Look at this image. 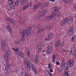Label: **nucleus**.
Returning <instances> with one entry per match:
<instances>
[{
    "instance_id": "obj_13",
    "label": "nucleus",
    "mask_w": 76,
    "mask_h": 76,
    "mask_svg": "<svg viewBox=\"0 0 76 76\" xmlns=\"http://www.w3.org/2000/svg\"><path fill=\"white\" fill-rule=\"evenodd\" d=\"M53 15H51L49 17L45 18V20L46 21H49L51 19H52L53 18H54Z\"/></svg>"
},
{
    "instance_id": "obj_49",
    "label": "nucleus",
    "mask_w": 76,
    "mask_h": 76,
    "mask_svg": "<svg viewBox=\"0 0 76 76\" xmlns=\"http://www.w3.org/2000/svg\"><path fill=\"white\" fill-rule=\"evenodd\" d=\"M27 55L29 57V56H30V52H28L27 54Z\"/></svg>"
},
{
    "instance_id": "obj_30",
    "label": "nucleus",
    "mask_w": 76,
    "mask_h": 76,
    "mask_svg": "<svg viewBox=\"0 0 76 76\" xmlns=\"http://www.w3.org/2000/svg\"><path fill=\"white\" fill-rule=\"evenodd\" d=\"M46 53L47 51H46V50H44L42 52V54H43V56H45V55H46Z\"/></svg>"
},
{
    "instance_id": "obj_54",
    "label": "nucleus",
    "mask_w": 76,
    "mask_h": 76,
    "mask_svg": "<svg viewBox=\"0 0 76 76\" xmlns=\"http://www.w3.org/2000/svg\"><path fill=\"white\" fill-rule=\"evenodd\" d=\"M49 71H50V73H51V72H53V71H52V70H51V69H50V70H49Z\"/></svg>"
},
{
    "instance_id": "obj_36",
    "label": "nucleus",
    "mask_w": 76,
    "mask_h": 76,
    "mask_svg": "<svg viewBox=\"0 0 76 76\" xmlns=\"http://www.w3.org/2000/svg\"><path fill=\"white\" fill-rule=\"evenodd\" d=\"M41 50V48H37V51L38 53H40V51Z\"/></svg>"
},
{
    "instance_id": "obj_31",
    "label": "nucleus",
    "mask_w": 76,
    "mask_h": 76,
    "mask_svg": "<svg viewBox=\"0 0 76 76\" xmlns=\"http://www.w3.org/2000/svg\"><path fill=\"white\" fill-rule=\"evenodd\" d=\"M65 69V70H66L67 71L69 70L70 69V66L68 65V66L66 67Z\"/></svg>"
},
{
    "instance_id": "obj_26",
    "label": "nucleus",
    "mask_w": 76,
    "mask_h": 76,
    "mask_svg": "<svg viewBox=\"0 0 76 76\" xmlns=\"http://www.w3.org/2000/svg\"><path fill=\"white\" fill-rule=\"evenodd\" d=\"M28 5H25L23 7V9L24 10H26L27 9V8H28Z\"/></svg>"
},
{
    "instance_id": "obj_7",
    "label": "nucleus",
    "mask_w": 76,
    "mask_h": 76,
    "mask_svg": "<svg viewBox=\"0 0 76 76\" xmlns=\"http://www.w3.org/2000/svg\"><path fill=\"white\" fill-rule=\"evenodd\" d=\"M68 21V18H64L61 22V25L63 26Z\"/></svg>"
},
{
    "instance_id": "obj_28",
    "label": "nucleus",
    "mask_w": 76,
    "mask_h": 76,
    "mask_svg": "<svg viewBox=\"0 0 76 76\" xmlns=\"http://www.w3.org/2000/svg\"><path fill=\"white\" fill-rule=\"evenodd\" d=\"M39 8V7H38V5H35L34 7L33 10H37V9H38V8Z\"/></svg>"
},
{
    "instance_id": "obj_55",
    "label": "nucleus",
    "mask_w": 76,
    "mask_h": 76,
    "mask_svg": "<svg viewBox=\"0 0 76 76\" xmlns=\"http://www.w3.org/2000/svg\"><path fill=\"white\" fill-rule=\"evenodd\" d=\"M23 20H21V21H20V23H21V24H22V23H23Z\"/></svg>"
},
{
    "instance_id": "obj_39",
    "label": "nucleus",
    "mask_w": 76,
    "mask_h": 76,
    "mask_svg": "<svg viewBox=\"0 0 76 76\" xmlns=\"http://www.w3.org/2000/svg\"><path fill=\"white\" fill-rule=\"evenodd\" d=\"M33 70V71H34V72L35 73H38V72H37V69H35V68Z\"/></svg>"
},
{
    "instance_id": "obj_33",
    "label": "nucleus",
    "mask_w": 76,
    "mask_h": 76,
    "mask_svg": "<svg viewBox=\"0 0 76 76\" xmlns=\"http://www.w3.org/2000/svg\"><path fill=\"white\" fill-rule=\"evenodd\" d=\"M38 61H39V60L35 59L34 61V64L35 65H37V64H38Z\"/></svg>"
},
{
    "instance_id": "obj_46",
    "label": "nucleus",
    "mask_w": 76,
    "mask_h": 76,
    "mask_svg": "<svg viewBox=\"0 0 76 76\" xmlns=\"http://www.w3.org/2000/svg\"><path fill=\"white\" fill-rule=\"evenodd\" d=\"M19 2L18 1V2H16L15 3V4L16 6L18 5V4H19Z\"/></svg>"
},
{
    "instance_id": "obj_29",
    "label": "nucleus",
    "mask_w": 76,
    "mask_h": 76,
    "mask_svg": "<svg viewBox=\"0 0 76 76\" xmlns=\"http://www.w3.org/2000/svg\"><path fill=\"white\" fill-rule=\"evenodd\" d=\"M39 56L38 54H36V58L35 60H39Z\"/></svg>"
},
{
    "instance_id": "obj_8",
    "label": "nucleus",
    "mask_w": 76,
    "mask_h": 76,
    "mask_svg": "<svg viewBox=\"0 0 76 76\" xmlns=\"http://www.w3.org/2000/svg\"><path fill=\"white\" fill-rule=\"evenodd\" d=\"M53 48L51 46H48L47 48V53L48 55H50L52 52Z\"/></svg>"
},
{
    "instance_id": "obj_57",
    "label": "nucleus",
    "mask_w": 76,
    "mask_h": 76,
    "mask_svg": "<svg viewBox=\"0 0 76 76\" xmlns=\"http://www.w3.org/2000/svg\"><path fill=\"white\" fill-rule=\"evenodd\" d=\"M50 1H54L55 0H50Z\"/></svg>"
},
{
    "instance_id": "obj_27",
    "label": "nucleus",
    "mask_w": 76,
    "mask_h": 76,
    "mask_svg": "<svg viewBox=\"0 0 76 76\" xmlns=\"http://www.w3.org/2000/svg\"><path fill=\"white\" fill-rule=\"evenodd\" d=\"M71 40L72 42L74 41L75 42H76V38H75L74 37H72V38Z\"/></svg>"
},
{
    "instance_id": "obj_22",
    "label": "nucleus",
    "mask_w": 76,
    "mask_h": 76,
    "mask_svg": "<svg viewBox=\"0 0 76 76\" xmlns=\"http://www.w3.org/2000/svg\"><path fill=\"white\" fill-rule=\"evenodd\" d=\"M56 57V56L55 54H54L52 56V61L53 62H55Z\"/></svg>"
},
{
    "instance_id": "obj_2",
    "label": "nucleus",
    "mask_w": 76,
    "mask_h": 76,
    "mask_svg": "<svg viewBox=\"0 0 76 76\" xmlns=\"http://www.w3.org/2000/svg\"><path fill=\"white\" fill-rule=\"evenodd\" d=\"M27 58H26L24 59V63L25 64H26L28 67H29V69L31 71H32V70H34V69H35V68H34V65H32V64L31 63L30 61H27Z\"/></svg>"
},
{
    "instance_id": "obj_1",
    "label": "nucleus",
    "mask_w": 76,
    "mask_h": 76,
    "mask_svg": "<svg viewBox=\"0 0 76 76\" xmlns=\"http://www.w3.org/2000/svg\"><path fill=\"white\" fill-rule=\"evenodd\" d=\"M31 30V28L30 27H28L27 28L26 30H21L20 31V33L21 34L22 37H21V41L23 42L25 40V38L24 37L26 36V35H29L28 34V31H30Z\"/></svg>"
},
{
    "instance_id": "obj_21",
    "label": "nucleus",
    "mask_w": 76,
    "mask_h": 76,
    "mask_svg": "<svg viewBox=\"0 0 76 76\" xmlns=\"http://www.w3.org/2000/svg\"><path fill=\"white\" fill-rule=\"evenodd\" d=\"M44 74L46 76H48V74H49V71L48 70H45L44 71Z\"/></svg>"
},
{
    "instance_id": "obj_10",
    "label": "nucleus",
    "mask_w": 76,
    "mask_h": 76,
    "mask_svg": "<svg viewBox=\"0 0 76 76\" xmlns=\"http://www.w3.org/2000/svg\"><path fill=\"white\" fill-rule=\"evenodd\" d=\"M45 30V27H44L43 26H42L40 28H39L37 32L39 34H40L43 31H44Z\"/></svg>"
},
{
    "instance_id": "obj_51",
    "label": "nucleus",
    "mask_w": 76,
    "mask_h": 76,
    "mask_svg": "<svg viewBox=\"0 0 76 76\" xmlns=\"http://www.w3.org/2000/svg\"><path fill=\"white\" fill-rule=\"evenodd\" d=\"M39 26L38 24H37V25L35 26V27H36V28H38V27Z\"/></svg>"
},
{
    "instance_id": "obj_53",
    "label": "nucleus",
    "mask_w": 76,
    "mask_h": 76,
    "mask_svg": "<svg viewBox=\"0 0 76 76\" xmlns=\"http://www.w3.org/2000/svg\"><path fill=\"white\" fill-rule=\"evenodd\" d=\"M49 75L50 76H53V75L52 74H50V73H49V74H48V76H49Z\"/></svg>"
},
{
    "instance_id": "obj_43",
    "label": "nucleus",
    "mask_w": 76,
    "mask_h": 76,
    "mask_svg": "<svg viewBox=\"0 0 76 76\" xmlns=\"http://www.w3.org/2000/svg\"><path fill=\"white\" fill-rule=\"evenodd\" d=\"M37 47H38V48H41V44H39V45H37Z\"/></svg>"
},
{
    "instance_id": "obj_32",
    "label": "nucleus",
    "mask_w": 76,
    "mask_h": 76,
    "mask_svg": "<svg viewBox=\"0 0 76 76\" xmlns=\"http://www.w3.org/2000/svg\"><path fill=\"white\" fill-rule=\"evenodd\" d=\"M12 50L14 51H18L19 50V48H17L16 49H15L14 48H12Z\"/></svg>"
},
{
    "instance_id": "obj_37",
    "label": "nucleus",
    "mask_w": 76,
    "mask_h": 76,
    "mask_svg": "<svg viewBox=\"0 0 76 76\" xmlns=\"http://www.w3.org/2000/svg\"><path fill=\"white\" fill-rule=\"evenodd\" d=\"M6 65L7 66L5 67V70H7L8 69V67L9 66V65L8 64H7Z\"/></svg>"
},
{
    "instance_id": "obj_6",
    "label": "nucleus",
    "mask_w": 76,
    "mask_h": 76,
    "mask_svg": "<svg viewBox=\"0 0 76 76\" xmlns=\"http://www.w3.org/2000/svg\"><path fill=\"white\" fill-rule=\"evenodd\" d=\"M1 47L3 51H4L5 50V46L6 44V42L4 40H3L1 41Z\"/></svg>"
},
{
    "instance_id": "obj_38",
    "label": "nucleus",
    "mask_w": 76,
    "mask_h": 76,
    "mask_svg": "<svg viewBox=\"0 0 76 76\" xmlns=\"http://www.w3.org/2000/svg\"><path fill=\"white\" fill-rule=\"evenodd\" d=\"M40 45H41V47L42 46L44 47V46H45V45L44 44V42H42L40 43Z\"/></svg>"
},
{
    "instance_id": "obj_44",
    "label": "nucleus",
    "mask_w": 76,
    "mask_h": 76,
    "mask_svg": "<svg viewBox=\"0 0 76 76\" xmlns=\"http://www.w3.org/2000/svg\"><path fill=\"white\" fill-rule=\"evenodd\" d=\"M74 56H75V58L76 59V50L74 51Z\"/></svg>"
},
{
    "instance_id": "obj_59",
    "label": "nucleus",
    "mask_w": 76,
    "mask_h": 76,
    "mask_svg": "<svg viewBox=\"0 0 76 76\" xmlns=\"http://www.w3.org/2000/svg\"><path fill=\"white\" fill-rule=\"evenodd\" d=\"M72 37H75V38H76V37L74 35Z\"/></svg>"
},
{
    "instance_id": "obj_12",
    "label": "nucleus",
    "mask_w": 76,
    "mask_h": 76,
    "mask_svg": "<svg viewBox=\"0 0 76 76\" xmlns=\"http://www.w3.org/2000/svg\"><path fill=\"white\" fill-rule=\"evenodd\" d=\"M52 38V34H49L48 35H47L45 37V40L47 41H50Z\"/></svg>"
},
{
    "instance_id": "obj_5",
    "label": "nucleus",
    "mask_w": 76,
    "mask_h": 76,
    "mask_svg": "<svg viewBox=\"0 0 76 76\" xmlns=\"http://www.w3.org/2000/svg\"><path fill=\"white\" fill-rule=\"evenodd\" d=\"M47 11L46 10H45L42 12L40 11L39 12H40L38 15L39 18H41L44 17V16H45V14H46L47 13Z\"/></svg>"
},
{
    "instance_id": "obj_16",
    "label": "nucleus",
    "mask_w": 76,
    "mask_h": 76,
    "mask_svg": "<svg viewBox=\"0 0 76 76\" xmlns=\"http://www.w3.org/2000/svg\"><path fill=\"white\" fill-rule=\"evenodd\" d=\"M60 44V42H58V41H56L55 42V45L56 47H58V48H61V46L60 45H59Z\"/></svg>"
},
{
    "instance_id": "obj_3",
    "label": "nucleus",
    "mask_w": 76,
    "mask_h": 76,
    "mask_svg": "<svg viewBox=\"0 0 76 76\" xmlns=\"http://www.w3.org/2000/svg\"><path fill=\"white\" fill-rule=\"evenodd\" d=\"M52 9H54V10L53 11V13L52 15H53V17H54L55 16H60V15H61V12H58V11H57V9H56V8L53 7L52 8Z\"/></svg>"
},
{
    "instance_id": "obj_58",
    "label": "nucleus",
    "mask_w": 76,
    "mask_h": 76,
    "mask_svg": "<svg viewBox=\"0 0 76 76\" xmlns=\"http://www.w3.org/2000/svg\"><path fill=\"white\" fill-rule=\"evenodd\" d=\"M18 2H20L21 1V0H18Z\"/></svg>"
},
{
    "instance_id": "obj_15",
    "label": "nucleus",
    "mask_w": 76,
    "mask_h": 76,
    "mask_svg": "<svg viewBox=\"0 0 76 76\" xmlns=\"http://www.w3.org/2000/svg\"><path fill=\"white\" fill-rule=\"evenodd\" d=\"M7 28L9 31L10 32V33L11 34H12V28L11 27V26H10L7 25L6 26Z\"/></svg>"
},
{
    "instance_id": "obj_24",
    "label": "nucleus",
    "mask_w": 76,
    "mask_h": 76,
    "mask_svg": "<svg viewBox=\"0 0 76 76\" xmlns=\"http://www.w3.org/2000/svg\"><path fill=\"white\" fill-rule=\"evenodd\" d=\"M10 52L9 51H7L5 54V56H7L9 57V56H10Z\"/></svg>"
},
{
    "instance_id": "obj_61",
    "label": "nucleus",
    "mask_w": 76,
    "mask_h": 76,
    "mask_svg": "<svg viewBox=\"0 0 76 76\" xmlns=\"http://www.w3.org/2000/svg\"><path fill=\"white\" fill-rule=\"evenodd\" d=\"M67 76H70V75H67Z\"/></svg>"
},
{
    "instance_id": "obj_23",
    "label": "nucleus",
    "mask_w": 76,
    "mask_h": 76,
    "mask_svg": "<svg viewBox=\"0 0 76 76\" xmlns=\"http://www.w3.org/2000/svg\"><path fill=\"white\" fill-rule=\"evenodd\" d=\"M73 16V14H72L70 16V19H69L68 22H70V23H72V22H73V19H72V16Z\"/></svg>"
},
{
    "instance_id": "obj_50",
    "label": "nucleus",
    "mask_w": 76,
    "mask_h": 76,
    "mask_svg": "<svg viewBox=\"0 0 76 76\" xmlns=\"http://www.w3.org/2000/svg\"><path fill=\"white\" fill-rule=\"evenodd\" d=\"M64 43L63 42H62L61 44V46H63V45H64Z\"/></svg>"
},
{
    "instance_id": "obj_17",
    "label": "nucleus",
    "mask_w": 76,
    "mask_h": 76,
    "mask_svg": "<svg viewBox=\"0 0 76 76\" xmlns=\"http://www.w3.org/2000/svg\"><path fill=\"white\" fill-rule=\"evenodd\" d=\"M18 53V54H19L20 57L21 58H24L25 57V55H24V54H23V53L19 51Z\"/></svg>"
},
{
    "instance_id": "obj_52",
    "label": "nucleus",
    "mask_w": 76,
    "mask_h": 76,
    "mask_svg": "<svg viewBox=\"0 0 76 76\" xmlns=\"http://www.w3.org/2000/svg\"><path fill=\"white\" fill-rule=\"evenodd\" d=\"M48 69H50V70L51 69V66H49L48 67Z\"/></svg>"
},
{
    "instance_id": "obj_9",
    "label": "nucleus",
    "mask_w": 76,
    "mask_h": 76,
    "mask_svg": "<svg viewBox=\"0 0 76 76\" xmlns=\"http://www.w3.org/2000/svg\"><path fill=\"white\" fill-rule=\"evenodd\" d=\"M73 31H74V27L73 26L71 27L68 32V34H69V36L72 35Z\"/></svg>"
},
{
    "instance_id": "obj_18",
    "label": "nucleus",
    "mask_w": 76,
    "mask_h": 76,
    "mask_svg": "<svg viewBox=\"0 0 76 76\" xmlns=\"http://www.w3.org/2000/svg\"><path fill=\"white\" fill-rule=\"evenodd\" d=\"M63 1L65 4H69L71 2L72 0H63Z\"/></svg>"
},
{
    "instance_id": "obj_45",
    "label": "nucleus",
    "mask_w": 76,
    "mask_h": 76,
    "mask_svg": "<svg viewBox=\"0 0 76 76\" xmlns=\"http://www.w3.org/2000/svg\"><path fill=\"white\" fill-rule=\"evenodd\" d=\"M27 6H28V7L29 6H32V3H29Z\"/></svg>"
},
{
    "instance_id": "obj_14",
    "label": "nucleus",
    "mask_w": 76,
    "mask_h": 76,
    "mask_svg": "<svg viewBox=\"0 0 76 76\" xmlns=\"http://www.w3.org/2000/svg\"><path fill=\"white\" fill-rule=\"evenodd\" d=\"M65 61L64 60H63L62 63V65L61 67V69L62 70H64V67H65Z\"/></svg>"
},
{
    "instance_id": "obj_60",
    "label": "nucleus",
    "mask_w": 76,
    "mask_h": 76,
    "mask_svg": "<svg viewBox=\"0 0 76 76\" xmlns=\"http://www.w3.org/2000/svg\"><path fill=\"white\" fill-rule=\"evenodd\" d=\"M68 73H67V72H66V75H68Z\"/></svg>"
},
{
    "instance_id": "obj_11",
    "label": "nucleus",
    "mask_w": 76,
    "mask_h": 76,
    "mask_svg": "<svg viewBox=\"0 0 76 76\" xmlns=\"http://www.w3.org/2000/svg\"><path fill=\"white\" fill-rule=\"evenodd\" d=\"M5 20L11 23H12V24H14L15 23V21L12 20V19L10 18H9L7 17H6Z\"/></svg>"
},
{
    "instance_id": "obj_62",
    "label": "nucleus",
    "mask_w": 76,
    "mask_h": 76,
    "mask_svg": "<svg viewBox=\"0 0 76 76\" xmlns=\"http://www.w3.org/2000/svg\"><path fill=\"white\" fill-rule=\"evenodd\" d=\"M58 37H59L60 35H58Z\"/></svg>"
},
{
    "instance_id": "obj_40",
    "label": "nucleus",
    "mask_w": 76,
    "mask_h": 76,
    "mask_svg": "<svg viewBox=\"0 0 76 76\" xmlns=\"http://www.w3.org/2000/svg\"><path fill=\"white\" fill-rule=\"evenodd\" d=\"M15 43H16V44H20V41H15Z\"/></svg>"
},
{
    "instance_id": "obj_4",
    "label": "nucleus",
    "mask_w": 76,
    "mask_h": 76,
    "mask_svg": "<svg viewBox=\"0 0 76 76\" xmlns=\"http://www.w3.org/2000/svg\"><path fill=\"white\" fill-rule=\"evenodd\" d=\"M74 59H73L69 60V61H67L66 62V64L67 66H69L71 67H73L74 65Z\"/></svg>"
},
{
    "instance_id": "obj_19",
    "label": "nucleus",
    "mask_w": 76,
    "mask_h": 76,
    "mask_svg": "<svg viewBox=\"0 0 76 76\" xmlns=\"http://www.w3.org/2000/svg\"><path fill=\"white\" fill-rule=\"evenodd\" d=\"M4 59L5 60H6V62H9V57L5 55V56H4Z\"/></svg>"
},
{
    "instance_id": "obj_25",
    "label": "nucleus",
    "mask_w": 76,
    "mask_h": 76,
    "mask_svg": "<svg viewBox=\"0 0 76 76\" xmlns=\"http://www.w3.org/2000/svg\"><path fill=\"white\" fill-rule=\"evenodd\" d=\"M20 1L21 2V6H23V4L26 2V0H21Z\"/></svg>"
},
{
    "instance_id": "obj_63",
    "label": "nucleus",
    "mask_w": 76,
    "mask_h": 76,
    "mask_svg": "<svg viewBox=\"0 0 76 76\" xmlns=\"http://www.w3.org/2000/svg\"><path fill=\"white\" fill-rule=\"evenodd\" d=\"M34 27H35V26H34Z\"/></svg>"
},
{
    "instance_id": "obj_20",
    "label": "nucleus",
    "mask_w": 76,
    "mask_h": 76,
    "mask_svg": "<svg viewBox=\"0 0 76 76\" xmlns=\"http://www.w3.org/2000/svg\"><path fill=\"white\" fill-rule=\"evenodd\" d=\"M14 0H8V3H9V4H13L15 3V1H13Z\"/></svg>"
},
{
    "instance_id": "obj_34",
    "label": "nucleus",
    "mask_w": 76,
    "mask_h": 76,
    "mask_svg": "<svg viewBox=\"0 0 76 76\" xmlns=\"http://www.w3.org/2000/svg\"><path fill=\"white\" fill-rule=\"evenodd\" d=\"M65 52V51H64V49H62L61 50H60V53H62V54H63Z\"/></svg>"
},
{
    "instance_id": "obj_48",
    "label": "nucleus",
    "mask_w": 76,
    "mask_h": 76,
    "mask_svg": "<svg viewBox=\"0 0 76 76\" xmlns=\"http://www.w3.org/2000/svg\"><path fill=\"white\" fill-rule=\"evenodd\" d=\"M56 64L57 65H59L60 64V63L59 62H57L56 63Z\"/></svg>"
},
{
    "instance_id": "obj_56",
    "label": "nucleus",
    "mask_w": 76,
    "mask_h": 76,
    "mask_svg": "<svg viewBox=\"0 0 76 76\" xmlns=\"http://www.w3.org/2000/svg\"><path fill=\"white\" fill-rule=\"evenodd\" d=\"M48 66H49V67L51 66V64H49Z\"/></svg>"
},
{
    "instance_id": "obj_47",
    "label": "nucleus",
    "mask_w": 76,
    "mask_h": 76,
    "mask_svg": "<svg viewBox=\"0 0 76 76\" xmlns=\"http://www.w3.org/2000/svg\"><path fill=\"white\" fill-rule=\"evenodd\" d=\"M69 55L70 56H72V55H73V52H72V51H71L69 52Z\"/></svg>"
},
{
    "instance_id": "obj_35",
    "label": "nucleus",
    "mask_w": 76,
    "mask_h": 76,
    "mask_svg": "<svg viewBox=\"0 0 76 76\" xmlns=\"http://www.w3.org/2000/svg\"><path fill=\"white\" fill-rule=\"evenodd\" d=\"M37 6H38L39 7H41L42 6V4L40 3H38Z\"/></svg>"
},
{
    "instance_id": "obj_42",
    "label": "nucleus",
    "mask_w": 76,
    "mask_h": 76,
    "mask_svg": "<svg viewBox=\"0 0 76 76\" xmlns=\"http://www.w3.org/2000/svg\"><path fill=\"white\" fill-rule=\"evenodd\" d=\"M10 7L11 9H15V7L13 5H12V6L11 5Z\"/></svg>"
},
{
    "instance_id": "obj_41",
    "label": "nucleus",
    "mask_w": 76,
    "mask_h": 76,
    "mask_svg": "<svg viewBox=\"0 0 76 76\" xmlns=\"http://www.w3.org/2000/svg\"><path fill=\"white\" fill-rule=\"evenodd\" d=\"M52 27V26H51V25L50 24L48 26V28L50 29H51V28Z\"/></svg>"
}]
</instances>
